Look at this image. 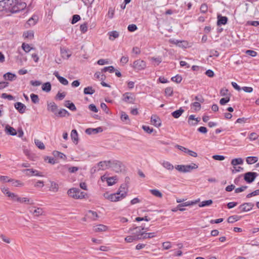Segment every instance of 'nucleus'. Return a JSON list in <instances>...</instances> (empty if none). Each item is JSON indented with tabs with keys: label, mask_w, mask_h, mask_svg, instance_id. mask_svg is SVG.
<instances>
[{
	"label": "nucleus",
	"mask_w": 259,
	"mask_h": 259,
	"mask_svg": "<svg viewBox=\"0 0 259 259\" xmlns=\"http://www.w3.org/2000/svg\"><path fill=\"white\" fill-rule=\"evenodd\" d=\"M26 4L21 0H3L0 1V12L17 13L24 10Z\"/></svg>",
	"instance_id": "obj_1"
},
{
	"label": "nucleus",
	"mask_w": 259,
	"mask_h": 259,
	"mask_svg": "<svg viewBox=\"0 0 259 259\" xmlns=\"http://www.w3.org/2000/svg\"><path fill=\"white\" fill-rule=\"evenodd\" d=\"M67 194L71 197L75 199H81L84 198L85 193L81 191L79 189L73 188L69 189Z\"/></svg>",
	"instance_id": "obj_2"
},
{
	"label": "nucleus",
	"mask_w": 259,
	"mask_h": 259,
	"mask_svg": "<svg viewBox=\"0 0 259 259\" xmlns=\"http://www.w3.org/2000/svg\"><path fill=\"white\" fill-rule=\"evenodd\" d=\"M110 162L111 160L100 161L92 168V171L95 172L96 171L108 169L110 168Z\"/></svg>",
	"instance_id": "obj_3"
},
{
	"label": "nucleus",
	"mask_w": 259,
	"mask_h": 259,
	"mask_svg": "<svg viewBox=\"0 0 259 259\" xmlns=\"http://www.w3.org/2000/svg\"><path fill=\"white\" fill-rule=\"evenodd\" d=\"M122 100L127 103L134 104L135 101V97L132 93L127 92L123 94Z\"/></svg>",
	"instance_id": "obj_4"
},
{
	"label": "nucleus",
	"mask_w": 259,
	"mask_h": 259,
	"mask_svg": "<svg viewBox=\"0 0 259 259\" xmlns=\"http://www.w3.org/2000/svg\"><path fill=\"white\" fill-rule=\"evenodd\" d=\"M110 162V168H112L115 172H119L122 171L123 165L120 161L113 160L111 161Z\"/></svg>",
	"instance_id": "obj_5"
},
{
	"label": "nucleus",
	"mask_w": 259,
	"mask_h": 259,
	"mask_svg": "<svg viewBox=\"0 0 259 259\" xmlns=\"http://www.w3.org/2000/svg\"><path fill=\"white\" fill-rule=\"evenodd\" d=\"M146 67V63L141 60H137L134 62L133 67L134 69L141 70L144 69Z\"/></svg>",
	"instance_id": "obj_6"
},
{
	"label": "nucleus",
	"mask_w": 259,
	"mask_h": 259,
	"mask_svg": "<svg viewBox=\"0 0 259 259\" xmlns=\"http://www.w3.org/2000/svg\"><path fill=\"white\" fill-rule=\"evenodd\" d=\"M144 229V228H141V227H137L134 228H130L129 232H132L133 235H134V236H138L139 238H141V240L143 234L144 233V232H142V231Z\"/></svg>",
	"instance_id": "obj_7"
},
{
	"label": "nucleus",
	"mask_w": 259,
	"mask_h": 259,
	"mask_svg": "<svg viewBox=\"0 0 259 259\" xmlns=\"http://www.w3.org/2000/svg\"><path fill=\"white\" fill-rule=\"evenodd\" d=\"M257 176V174L254 172H248L244 174V180L245 181L250 183L252 182L255 179Z\"/></svg>",
	"instance_id": "obj_8"
},
{
	"label": "nucleus",
	"mask_w": 259,
	"mask_h": 259,
	"mask_svg": "<svg viewBox=\"0 0 259 259\" xmlns=\"http://www.w3.org/2000/svg\"><path fill=\"white\" fill-rule=\"evenodd\" d=\"M254 206V204L252 203H245L240 205L239 209L241 212H246L250 210Z\"/></svg>",
	"instance_id": "obj_9"
},
{
	"label": "nucleus",
	"mask_w": 259,
	"mask_h": 259,
	"mask_svg": "<svg viewBox=\"0 0 259 259\" xmlns=\"http://www.w3.org/2000/svg\"><path fill=\"white\" fill-rule=\"evenodd\" d=\"M30 212L35 217L43 215V209L40 207H33L30 209Z\"/></svg>",
	"instance_id": "obj_10"
},
{
	"label": "nucleus",
	"mask_w": 259,
	"mask_h": 259,
	"mask_svg": "<svg viewBox=\"0 0 259 259\" xmlns=\"http://www.w3.org/2000/svg\"><path fill=\"white\" fill-rule=\"evenodd\" d=\"M200 120L199 118H196L195 115H191L188 117V123L191 126H195L198 124Z\"/></svg>",
	"instance_id": "obj_11"
},
{
	"label": "nucleus",
	"mask_w": 259,
	"mask_h": 259,
	"mask_svg": "<svg viewBox=\"0 0 259 259\" xmlns=\"http://www.w3.org/2000/svg\"><path fill=\"white\" fill-rule=\"evenodd\" d=\"M23 173L25 174L27 176L34 175L36 176H42V175L37 170L33 169H25L22 171Z\"/></svg>",
	"instance_id": "obj_12"
},
{
	"label": "nucleus",
	"mask_w": 259,
	"mask_h": 259,
	"mask_svg": "<svg viewBox=\"0 0 259 259\" xmlns=\"http://www.w3.org/2000/svg\"><path fill=\"white\" fill-rule=\"evenodd\" d=\"M160 164L163 168L168 171H172L175 168V166L170 162L166 160L161 161Z\"/></svg>",
	"instance_id": "obj_13"
},
{
	"label": "nucleus",
	"mask_w": 259,
	"mask_h": 259,
	"mask_svg": "<svg viewBox=\"0 0 259 259\" xmlns=\"http://www.w3.org/2000/svg\"><path fill=\"white\" fill-rule=\"evenodd\" d=\"M151 122L156 127L160 126L161 124L160 119L156 115H152L151 117Z\"/></svg>",
	"instance_id": "obj_14"
},
{
	"label": "nucleus",
	"mask_w": 259,
	"mask_h": 259,
	"mask_svg": "<svg viewBox=\"0 0 259 259\" xmlns=\"http://www.w3.org/2000/svg\"><path fill=\"white\" fill-rule=\"evenodd\" d=\"M14 107L21 114L25 112L26 107L21 102H16L14 104Z\"/></svg>",
	"instance_id": "obj_15"
},
{
	"label": "nucleus",
	"mask_w": 259,
	"mask_h": 259,
	"mask_svg": "<svg viewBox=\"0 0 259 259\" xmlns=\"http://www.w3.org/2000/svg\"><path fill=\"white\" fill-rule=\"evenodd\" d=\"M38 20V18L36 15H33L27 22L26 27H30L34 25Z\"/></svg>",
	"instance_id": "obj_16"
},
{
	"label": "nucleus",
	"mask_w": 259,
	"mask_h": 259,
	"mask_svg": "<svg viewBox=\"0 0 259 259\" xmlns=\"http://www.w3.org/2000/svg\"><path fill=\"white\" fill-rule=\"evenodd\" d=\"M103 129L101 127H99L96 128H89L86 129L85 133L88 135L96 134L99 133H101Z\"/></svg>",
	"instance_id": "obj_17"
},
{
	"label": "nucleus",
	"mask_w": 259,
	"mask_h": 259,
	"mask_svg": "<svg viewBox=\"0 0 259 259\" xmlns=\"http://www.w3.org/2000/svg\"><path fill=\"white\" fill-rule=\"evenodd\" d=\"M117 192L119 193L120 197H122L123 198H125L127 194V189L126 188V185H121Z\"/></svg>",
	"instance_id": "obj_18"
},
{
	"label": "nucleus",
	"mask_w": 259,
	"mask_h": 259,
	"mask_svg": "<svg viewBox=\"0 0 259 259\" xmlns=\"http://www.w3.org/2000/svg\"><path fill=\"white\" fill-rule=\"evenodd\" d=\"M58 108L57 105L54 102L48 103L47 105V109L53 112L55 114H57L56 111Z\"/></svg>",
	"instance_id": "obj_19"
},
{
	"label": "nucleus",
	"mask_w": 259,
	"mask_h": 259,
	"mask_svg": "<svg viewBox=\"0 0 259 259\" xmlns=\"http://www.w3.org/2000/svg\"><path fill=\"white\" fill-rule=\"evenodd\" d=\"M53 74L57 78L60 82L62 84L66 85L68 84V80L64 77L60 76L58 71H55Z\"/></svg>",
	"instance_id": "obj_20"
},
{
	"label": "nucleus",
	"mask_w": 259,
	"mask_h": 259,
	"mask_svg": "<svg viewBox=\"0 0 259 259\" xmlns=\"http://www.w3.org/2000/svg\"><path fill=\"white\" fill-rule=\"evenodd\" d=\"M5 132L7 134L9 135L16 136L17 135V132L16 130L9 125H6L5 127Z\"/></svg>",
	"instance_id": "obj_21"
},
{
	"label": "nucleus",
	"mask_w": 259,
	"mask_h": 259,
	"mask_svg": "<svg viewBox=\"0 0 259 259\" xmlns=\"http://www.w3.org/2000/svg\"><path fill=\"white\" fill-rule=\"evenodd\" d=\"M228 18L227 17L222 16L221 15L218 16V25H225L227 23Z\"/></svg>",
	"instance_id": "obj_22"
},
{
	"label": "nucleus",
	"mask_w": 259,
	"mask_h": 259,
	"mask_svg": "<svg viewBox=\"0 0 259 259\" xmlns=\"http://www.w3.org/2000/svg\"><path fill=\"white\" fill-rule=\"evenodd\" d=\"M61 54L63 58L67 59L71 56V53L68 50L63 48L61 49Z\"/></svg>",
	"instance_id": "obj_23"
},
{
	"label": "nucleus",
	"mask_w": 259,
	"mask_h": 259,
	"mask_svg": "<svg viewBox=\"0 0 259 259\" xmlns=\"http://www.w3.org/2000/svg\"><path fill=\"white\" fill-rule=\"evenodd\" d=\"M107 230V227L104 225H99L94 227V231L95 232H104Z\"/></svg>",
	"instance_id": "obj_24"
},
{
	"label": "nucleus",
	"mask_w": 259,
	"mask_h": 259,
	"mask_svg": "<svg viewBox=\"0 0 259 259\" xmlns=\"http://www.w3.org/2000/svg\"><path fill=\"white\" fill-rule=\"evenodd\" d=\"M4 79L6 80L13 81L16 79V75L11 72H8L3 76Z\"/></svg>",
	"instance_id": "obj_25"
},
{
	"label": "nucleus",
	"mask_w": 259,
	"mask_h": 259,
	"mask_svg": "<svg viewBox=\"0 0 259 259\" xmlns=\"http://www.w3.org/2000/svg\"><path fill=\"white\" fill-rule=\"evenodd\" d=\"M122 199L123 198L120 197V196L119 195V193L116 192L115 193L110 194V198L109 200L112 202H116Z\"/></svg>",
	"instance_id": "obj_26"
},
{
	"label": "nucleus",
	"mask_w": 259,
	"mask_h": 259,
	"mask_svg": "<svg viewBox=\"0 0 259 259\" xmlns=\"http://www.w3.org/2000/svg\"><path fill=\"white\" fill-rule=\"evenodd\" d=\"M87 216L89 218L92 219L93 221H96L99 218L97 213L96 211L92 210H89L87 214Z\"/></svg>",
	"instance_id": "obj_27"
},
{
	"label": "nucleus",
	"mask_w": 259,
	"mask_h": 259,
	"mask_svg": "<svg viewBox=\"0 0 259 259\" xmlns=\"http://www.w3.org/2000/svg\"><path fill=\"white\" fill-rule=\"evenodd\" d=\"M19 202L21 203H26L28 204H34V201L33 200L28 198L27 197H20V200H18Z\"/></svg>",
	"instance_id": "obj_28"
},
{
	"label": "nucleus",
	"mask_w": 259,
	"mask_h": 259,
	"mask_svg": "<svg viewBox=\"0 0 259 259\" xmlns=\"http://www.w3.org/2000/svg\"><path fill=\"white\" fill-rule=\"evenodd\" d=\"M71 138L72 140L73 141V142L75 144H77L78 139V134H77L76 130H73L71 131Z\"/></svg>",
	"instance_id": "obj_29"
},
{
	"label": "nucleus",
	"mask_w": 259,
	"mask_h": 259,
	"mask_svg": "<svg viewBox=\"0 0 259 259\" xmlns=\"http://www.w3.org/2000/svg\"><path fill=\"white\" fill-rule=\"evenodd\" d=\"M184 110L182 108H180L179 110H177L171 113L172 116L175 118H178L181 116L184 113Z\"/></svg>",
	"instance_id": "obj_30"
},
{
	"label": "nucleus",
	"mask_w": 259,
	"mask_h": 259,
	"mask_svg": "<svg viewBox=\"0 0 259 259\" xmlns=\"http://www.w3.org/2000/svg\"><path fill=\"white\" fill-rule=\"evenodd\" d=\"M138 240H141V238H139L137 236H134V235L128 236L125 238V241L128 243H131Z\"/></svg>",
	"instance_id": "obj_31"
},
{
	"label": "nucleus",
	"mask_w": 259,
	"mask_h": 259,
	"mask_svg": "<svg viewBox=\"0 0 259 259\" xmlns=\"http://www.w3.org/2000/svg\"><path fill=\"white\" fill-rule=\"evenodd\" d=\"M198 167V165L194 163L190 165H185V172H188L193 169H197Z\"/></svg>",
	"instance_id": "obj_32"
},
{
	"label": "nucleus",
	"mask_w": 259,
	"mask_h": 259,
	"mask_svg": "<svg viewBox=\"0 0 259 259\" xmlns=\"http://www.w3.org/2000/svg\"><path fill=\"white\" fill-rule=\"evenodd\" d=\"M258 160V158L255 156H249L246 158V161L248 164H252L256 162Z\"/></svg>",
	"instance_id": "obj_33"
},
{
	"label": "nucleus",
	"mask_w": 259,
	"mask_h": 259,
	"mask_svg": "<svg viewBox=\"0 0 259 259\" xmlns=\"http://www.w3.org/2000/svg\"><path fill=\"white\" fill-rule=\"evenodd\" d=\"M64 106L68 108L71 111H75L76 108L73 103L70 102V101H66L65 102Z\"/></svg>",
	"instance_id": "obj_34"
},
{
	"label": "nucleus",
	"mask_w": 259,
	"mask_h": 259,
	"mask_svg": "<svg viewBox=\"0 0 259 259\" xmlns=\"http://www.w3.org/2000/svg\"><path fill=\"white\" fill-rule=\"evenodd\" d=\"M42 90L46 92H49L51 90V84L50 82L44 83L41 87Z\"/></svg>",
	"instance_id": "obj_35"
},
{
	"label": "nucleus",
	"mask_w": 259,
	"mask_h": 259,
	"mask_svg": "<svg viewBox=\"0 0 259 259\" xmlns=\"http://www.w3.org/2000/svg\"><path fill=\"white\" fill-rule=\"evenodd\" d=\"M23 36L25 38L31 39L34 36L33 31L31 30L26 31L23 33Z\"/></svg>",
	"instance_id": "obj_36"
},
{
	"label": "nucleus",
	"mask_w": 259,
	"mask_h": 259,
	"mask_svg": "<svg viewBox=\"0 0 259 259\" xmlns=\"http://www.w3.org/2000/svg\"><path fill=\"white\" fill-rule=\"evenodd\" d=\"M231 163L233 166H236L237 165L242 164L243 160L241 158H235L232 160Z\"/></svg>",
	"instance_id": "obj_37"
},
{
	"label": "nucleus",
	"mask_w": 259,
	"mask_h": 259,
	"mask_svg": "<svg viewBox=\"0 0 259 259\" xmlns=\"http://www.w3.org/2000/svg\"><path fill=\"white\" fill-rule=\"evenodd\" d=\"M109 35V39L111 40H114L119 36V33L116 31H112L108 33Z\"/></svg>",
	"instance_id": "obj_38"
},
{
	"label": "nucleus",
	"mask_w": 259,
	"mask_h": 259,
	"mask_svg": "<svg viewBox=\"0 0 259 259\" xmlns=\"http://www.w3.org/2000/svg\"><path fill=\"white\" fill-rule=\"evenodd\" d=\"M156 236V235L155 233H146L144 232V233L142 237V239L151 238Z\"/></svg>",
	"instance_id": "obj_39"
},
{
	"label": "nucleus",
	"mask_w": 259,
	"mask_h": 259,
	"mask_svg": "<svg viewBox=\"0 0 259 259\" xmlns=\"http://www.w3.org/2000/svg\"><path fill=\"white\" fill-rule=\"evenodd\" d=\"M95 90L93 89L92 87H88L85 88L83 90V93L85 95H92L95 93Z\"/></svg>",
	"instance_id": "obj_40"
},
{
	"label": "nucleus",
	"mask_w": 259,
	"mask_h": 259,
	"mask_svg": "<svg viewBox=\"0 0 259 259\" xmlns=\"http://www.w3.org/2000/svg\"><path fill=\"white\" fill-rule=\"evenodd\" d=\"M212 203H213L212 200L211 199L205 200V201H202L201 203H200L199 204V206L200 207H205V206H209L211 204H212Z\"/></svg>",
	"instance_id": "obj_41"
},
{
	"label": "nucleus",
	"mask_w": 259,
	"mask_h": 259,
	"mask_svg": "<svg viewBox=\"0 0 259 259\" xmlns=\"http://www.w3.org/2000/svg\"><path fill=\"white\" fill-rule=\"evenodd\" d=\"M240 219V217H239L238 215H232L228 218L227 221L229 223H233L238 221Z\"/></svg>",
	"instance_id": "obj_42"
},
{
	"label": "nucleus",
	"mask_w": 259,
	"mask_h": 259,
	"mask_svg": "<svg viewBox=\"0 0 259 259\" xmlns=\"http://www.w3.org/2000/svg\"><path fill=\"white\" fill-rule=\"evenodd\" d=\"M150 191L152 194L156 197L159 198H161L162 197V194L158 190L152 189L150 190Z\"/></svg>",
	"instance_id": "obj_43"
},
{
	"label": "nucleus",
	"mask_w": 259,
	"mask_h": 259,
	"mask_svg": "<svg viewBox=\"0 0 259 259\" xmlns=\"http://www.w3.org/2000/svg\"><path fill=\"white\" fill-rule=\"evenodd\" d=\"M177 46L180 48H186L188 47V43L185 40L177 41Z\"/></svg>",
	"instance_id": "obj_44"
},
{
	"label": "nucleus",
	"mask_w": 259,
	"mask_h": 259,
	"mask_svg": "<svg viewBox=\"0 0 259 259\" xmlns=\"http://www.w3.org/2000/svg\"><path fill=\"white\" fill-rule=\"evenodd\" d=\"M56 115L60 117H65L66 115L68 116L69 113L66 110L62 109L58 112Z\"/></svg>",
	"instance_id": "obj_45"
},
{
	"label": "nucleus",
	"mask_w": 259,
	"mask_h": 259,
	"mask_svg": "<svg viewBox=\"0 0 259 259\" xmlns=\"http://www.w3.org/2000/svg\"><path fill=\"white\" fill-rule=\"evenodd\" d=\"M116 177H113L107 178L106 181L109 186H112L116 183Z\"/></svg>",
	"instance_id": "obj_46"
},
{
	"label": "nucleus",
	"mask_w": 259,
	"mask_h": 259,
	"mask_svg": "<svg viewBox=\"0 0 259 259\" xmlns=\"http://www.w3.org/2000/svg\"><path fill=\"white\" fill-rule=\"evenodd\" d=\"M8 197L14 201L18 202V200H20V197L18 195L12 192L9 194V196Z\"/></svg>",
	"instance_id": "obj_47"
},
{
	"label": "nucleus",
	"mask_w": 259,
	"mask_h": 259,
	"mask_svg": "<svg viewBox=\"0 0 259 259\" xmlns=\"http://www.w3.org/2000/svg\"><path fill=\"white\" fill-rule=\"evenodd\" d=\"M34 143L36 145V146L40 149H44L45 148V146L44 144V143L41 142L40 140L38 139H35L34 140Z\"/></svg>",
	"instance_id": "obj_48"
},
{
	"label": "nucleus",
	"mask_w": 259,
	"mask_h": 259,
	"mask_svg": "<svg viewBox=\"0 0 259 259\" xmlns=\"http://www.w3.org/2000/svg\"><path fill=\"white\" fill-rule=\"evenodd\" d=\"M30 98L32 102L34 104H37L39 103V98L37 95L31 94L30 95Z\"/></svg>",
	"instance_id": "obj_49"
},
{
	"label": "nucleus",
	"mask_w": 259,
	"mask_h": 259,
	"mask_svg": "<svg viewBox=\"0 0 259 259\" xmlns=\"http://www.w3.org/2000/svg\"><path fill=\"white\" fill-rule=\"evenodd\" d=\"M192 107L194 108L195 111H199L201 108V105L199 102H195L191 104Z\"/></svg>",
	"instance_id": "obj_50"
},
{
	"label": "nucleus",
	"mask_w": 259,
	"mask_h": 259,
	"mask_svg": "<svg viewBox=\"0 0 259 259\" xmlns=\"http://www.w3.org/2000/svg\"><path fill=\"white\" fill-rule=\"evenodd\" d=\"M51 190L53 192H57L58 190V185L57 183L54 182L51 183Z\"/></svg>",
	"instance_id": "obj_51"
},
{
	"label": "nucleus",
	"mask_w": 259,
	"mask_h": 259,
	"mask_svg": "<svg viewBox=\"0 0 259 259\" xmlns=\"http://www.w3.org/2000/svg\"><path fill=\"white\" fill-rule=\"evenodd\" d=\"M199 201V199H198V200H196L195 201H187V202H185L183 203H181L180 204L181 205H182L183 207L191 206V205H193L197 203V202H198Z\"/></svg>",
	"instance_id": "obj_52"
},
{
	"label": "nucleus",
	"mask_w": 259,
	"mask_h": 259,
	"mask_svg": "<svg viewBox=\"0 0 259 259\" xmlns=\"http://www.w3.org/2000/svg\"><path fill=\"white\" fill-rule=\"evenodd\" d=\"M22 48L23 50L26 52H29L31 50L33 49L32 48H31L28 44H26L25 43H23L22 45Z\"/></svg>",
	"instance_id": "obj_53"
},
{
	"label": "nucleus",
	"mask_w": 259,
	"mask_h": 259,
	"mask_svg": "<svg viewBox=\"0 0 259 259\" xmlns=\"http://www.w3.org/2000/svg\"><path fill=\"white\" fill-rule=\"evenodd\" d=\"M175 168L180 172H185V165H177Z\"/></svg>",
	"instance_id": "obj_54"
},
{
	"label": "nucleus",
	"mask_w": 259,
	"mask_h": 259,
	"mask_svg": "<svg viewBox=\"0 0 259 259\" xmlns=\"http://www.w3.org/2000/svg\"><path fill=\"white\" fill-rule=\"evenodd\" d=\"M114 15V9L112 7H110L108 9L107 16L109 19H112Z\"/></svg>",
	"instance_id": "obj_55"
},
{
	"label": "nucleus",
	"mask_w": 259,
	"mask_h": 259,
	"mask_svg": "<svg viewBox=\"0 0 259 259\" xmlns=\"http://www.w3.org/2000/svg\"><path fill=\"white\" fill-rule=\"evenodd\" d=\"M165 94L168 96H171L173 94V89L171 87H167L165 89Z\"/></svg>",
	"instance_id": "obj_56"
},
{
	"label": "nucleus",
	"mask_w": 259,
	"mask_h": 259,
	"mask_svg": "<svg viewBox=\"0 0 259 259\" xmlns=\"http://www.w3.org/2000/svg\"><path fill=\"white\" fill-rule=\"evenodd\" d=\"M230 101V97L227 96L225 98H222L220 101V103L222 105H224L229 102Z\"/></svg>",
	"instance_id": "obj_57"
},
{
	"label": "nucleus",
	"mask_w": 259,
	"mask_h": 259,
	"mask_svg": "<svg viewBox=\"0 0 259 259\" xmlns=\"http://www.w3.org/2000/svg\"><path fill=\"white\" fill-rule=\"evenodd\" d=\"M0 181L2 182H10L13 181V179H9V177L7 176H2L0 177Z\"/></svg>",
	"instance_id": "obj_58"
},
{
	"label": "nucleus",
	"mask_w": 259,
	"mask_h": 259,
	"mask_svg": "<svg viewBox=\"0 0 259 259\" xmlns=\"http://www.w3.org/2000/svg\"><path fill=\"white\" fill-rule=\"evenodd\" d=\"M171 80L174 82H176L177 83H180L181 82V81L182 80V78L181 76L177 75L174 77H172L171 78Z\"/></svg>",
	"instance_id": "obj_59"
},
{
	"label": "nucleus",
	"mask_w": 259,
	"mask_h": 259,
	"mask_svg": "<svg viewBox=\"0 0 259 259\" xmlns=\"http://www.w3.org/2000/svg\"><path fill=\"white\" fill-rule=\"evenodd\" d=\"M109 71L110 73H112L115 71V69L113 66H110L108 67H105L102 69V71L106 72Z\"/></svg>",
	"instance_id": "obj_60"
},
{
	"label": "nucleus",
	"mask_w": 259,
	"mask_h": 259,
	"mask_svg": "<svg viewBox=\"0 0 259 259\" xmlns=\"http://www.w3.org/2000/svg\"><path fill=\"white\" fill-rule=\"evenodd\" d=\"M142 128L144 130L145 132L148 134H151L153 131V129L152 128H151L149 126L147 125H143Z\"/></svg>",
	"instance_id": "obj_61"
},
{
	"label": "nucleus",
	"mask_w": 259,
	"mask_h": 259,
	"mask_svg": "<svg viewBox=\"0 0 259 259\" xmlns=\"http://www.w3.org/2000/svg\"><path fill=\"white\" fill-rule=\"evenodd\" d=\"M13 185L15 187H21L23 186V183L19 180H13Z\"/></svg>",
	"instance_id": "obj_62"
},
{
	"label": "nucleus",
	"mask_w": 259,
	"mask_h": 259,
	"mask_svg": "<svg viewBox=\"0 0 259 259\" xmlns=\"http://www.w3.org/2000/svg\"><path fill=\"white\" fill-rule=\"evenodd\" d=\"M1 191H2V192L4 194L7 195L8 197L9 196V194H10L11 193L9 191V188H6V187H1Z\"/></svg>",
	"instance_id": "obj_63"
},
{
	"label": "nucleus",
	"mask_w": 259,
	"mask_h": 259,
	"mask_svg": "<svg viewBox=\"0 0 259 259\" xmlns=\"http://www.w3.org/2000/svg\"><path fill=\"white\" fill-rule=\"evenodd\" d=\"M80 19V17L78 15H74L72 17L71 21L72 24H75Z\"/></svg>",
	"instance_id": "obj_64"
}]
</instances>
